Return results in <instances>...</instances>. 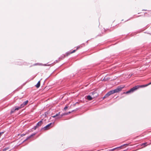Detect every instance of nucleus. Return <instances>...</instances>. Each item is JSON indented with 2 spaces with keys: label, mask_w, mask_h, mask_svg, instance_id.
<instances>
[{
  "label": "nucleus",
  "mask_w": 151,
  "mask_h": 151,
  "mask_svg": "<svg viewBox=\"0 0 151 151\" xmlns=\"http://www.w3.org/2000/svg\"><path fill=\"white\" fill-rule=\"evenodd\" d=\"M108 97V96H107V94H106L105 96H104L103 97V99H104L106 98H107V97Z\"/></svg>",
  "instance_id": "14"
},
{
  "label": "nucleus",
  "mask_w": 151,
  "mask_h": 151,
  "mask_svg": "<svg viewBox=\"0 0 151 151\" xmlns=\"http://www.w3.org/2000/svg\"><path fill=\"white\" fill-rule=\"evenodd\" d=\"M80 48V46H78L77 47V49L76 50H73V51H72L71 52H68V53H67V56L68 55H70V54L74 53L77 50H78V49H79Z\"/></svg>",
  "instance_id": "6"
},
{
  "label": "nucleus",
  "mask_w": 151,
  "mask_h": 151,
  "mask_svg": "<svg viewBox=\"0 0 151 151\" xmlns=\"http://www.w3.org/2000/svg\"><path fill=\"white\" fill-rule=\"evenodd\" d=\"M68 114V113H67L66 114Z\"/></svg>",
  "instance_id": "22"
},
{
  "label": "nucleus",
  "mask_w": 151,
  "mask_h": 151,
  "mask_svg": "<svg viewBox=\"0 0 151 151\" xmlns=\"http://www.w3.org/2000/svg\"><path fill=\"white\" fill-rule=\"evenodd\" d=\"M23 108L22 107H21V105H20V106L19 107L17 108H16L14 109H12L11 111V113H13L16 110H18L19 109Z\"/></svg>",
  "instance_id": "7"
},
{
  "label": "nucleus",
  "mask_w": 151,
  "mask_h": 151,
  "mask_svg": "<svg viewBox=\"0 0 151 151\" xmlns=\"http://www.w3.org/2000/svg\"><path fill=\"white\" fill-rule=\"evenodd\" d=\"M107 151H110V150H107Z\"/></svg>",
  "instance_id": "20"
},
{
  "label": "nucleus",
  "mask_w": 151,
  "mask_h": 151,
  "mask_svg": "<svg viewBox=\"0 0 151 151\" xmlns=\"http://www.w3.org/2000/svg\"><path fill=\"white\" fill-rule=\"evenodd\" d=\"M38 65H42V64H39Z\"/></svg>",
  "instance_id": "19"
},
{
  "label": "nucleus",
  "mask_w": 151,
  "mask_h": 151,
  "mask_svg": "<svg viewBox=\"0 0 151 151\" xmlns=\"http://www.w3.org/2000/svg\"><path fill=\"white\" fill-rule=\"evenodd\" d=\"M42 119L37 124L36 126H35V129L37 128L38 127L40 126L42 124Z\"/></svg>",
  "instance_id": "5"
},
{
  "label": "nucleus",
  "mask_w": 151,
  "mask_h": 151,
  "mask_svg": "<svg viewBox=\"0 0 151 151\" xmlns=\"http://www.w3.org/2000/svg\"><path fill=\"white\" fill-rule=\"evenodd\" d=\"M124 86H118L117 88L114 90H111L108 92L106 94L107 96H109L110 95L113 94L114 93H118L121 91L122 88L124 87Z\"/></svg>",
  "instance_id": "2"
},
{
  "label": "nucleus",
  "mask_w": 151,
  "mask_h": 151,
  "mask_svg": "<svg viewBox=\"0 0 151 151\" xmlns=\"http://www.w3.org/2000/svg\"><path fill=\"white\" fill-rule=\"evenodd\" d=\"M96 93V92H93L92 93V94H94V93Z\"/></svg>",
  "instance_id": "17"
},
{
  "label": "nucleus",
  "mask_w": 151,
  "mask_h": 151,
  "mask_svg": "<svg viewBox=\"0 0 151 151\" xmlns=\"http://www.w3.org/2000/svg\"><path fill=\"white\" fill-rule=\"evenodd\" d=\"M119 148H120V147H116V148H114L113 149H111V150H110L111 151H113L114 150H116V149Z\"/></svg>",
  "instance_id": "13"
},
{
  "label": "nucleus",
  "mask_w": 151,
  "mask_h": 151,
  "mask_svg": "<svg viewBox=\"0 0 151 151\" xmlns=\"http://www.w3.org/2000/svg\"><path fill=\"white\" fill-rule=\"evenodd\" d=\"M52 124V123H51L49 124H48L44 127L42 128V130H46L49 129L52 127L51 126Z\"/></svg>",
  "instance_id": "3"
},
{
  "label": "nucleus",
  "mask_w": 151,
  "mask_h": 151,
  "mask_svg": "<svg viewBox=\"0 0 151 151\" xmlns=\"http://www.w3.org/2000/svg\"><path fill=\"white\" fill-rule=\"evenodd\" d=\"M25 135V134H21V136L22 137L23 136H24Z\"/></svg>",
  "instance_id": "16"
},
{
  "label": "nucleus",
  "mask_w": 151,
  "mask_h": 151,
  "mask_svg": "<svg viewBox=\"0 0 151 151\" xmlns=\"http://www.w3.org/2000/svg\"><path fill=\"white\" fill-rule=\"evenodd\" d=\"M40 81H39L37 84L35 85L36 87L38 88L40 86Z\"/></svg>",
  "instance_id": "11"
},
{
  "label": "nucleus",
  "mask_w": 151,
  "mask_h": 151,
  "mask_svg": "<svg viewBox=\"0 0 151 151\" xmlns=\"http://www.w3.org/2000/svg\"><path fill=\"white\" fill-rule=\"evenodd\" d=\"M64 109L65 110V109H66V106H65L64 108Z\"/></svg>",
  "instance_id": "18"
},
{
  "label": "nucleus",
  "mask_w": 151,
  "mask_h": 151,
  "mask_svg": "<svg viewBox=\"0 0 151 151\" xmlns=\"http://www.w3.org/2000/svg\"><path fill=\"white\" fill-rule=\"evenodd\" d=\"M35 133H34V134H31V135H30L28 137H27V138L26 139V140H25V141L26 140H27L28 139H30V138H31V137H32L34 136L35 134Z\"/></svg>",
  "instance_id": "10"
},
{
  "label": "nucleus",
  "mask_w": 151,
  "mask_h": 151,
  "mask_svg": "<svg viewBox=\"0 0 151 151\" xmlns=\"http://www.w3.org/2000/svg\"><path fill=\"white\" fill-rule=\"evenodd\" d=\"M129 145V144H124V145H123L121 146L120 147H121L124 146H127Z\"/></svg>",
  "instance_id": "12"
},
{
  "label": "nucleus",
  "mask_w": 151,
  "mask_h": 151,
  "mask_svg": "<svg viewBox=\"0 0 151 151\" xmlns=\"http://www.w3.org/2000/svg\"><path fill=\"white\" fill-rule=\"evenodd\" d=\"M63 115V114H60V112H59L55 115L52 116V117L53 118H56V119L60 118L62 117Z\"/></svg>",
  "instance_id": "4"
},
{
  "label": "nucleus",
  "mask_w": 151,
  "mask_h": 151,
  "mask_svg": "<svg viewBox=\"0 0 151 151\" xmlns=\"http://www.w3.org/2000/svg\"><path fill=\"white\" fill-rule=\"evenodd\" d=\"M76 104H78V102H77V103H76Z\"/></svg>",
  "instance_id": "21"
},
{
  "label": "nucleus",
  "mask_w": 151,
  "mask_h": 151,
  "mask_svg": "<svg viewBox=\"0 0 151 151\" xmlns=\"http://www.w3.org/2000/svg\"><path fill=\"white\" fill-rule=\"evenodd\" d=\"M28 102V100H27L26 101L24 102L23 104H22L21 105V107H23L25 106L27 104Z\"/></svg>",
  "instance_id": "8"
},
{
  "label": "nucleus",
  "mask_w": 151,
  "mask_h": 151,
  "mask_svg": "<svg viewBox=\"0 0 151 151\" xmlns=\"http://www.w3.org/2000/svg\"><path fill=\"white\" fill-rule=\"evenodd\" d=\"M151 84V82L145 85H137L134 87L130 89V90L126 92V93L127 94L130 93H132L135 91L140 88H143L148 86Z\"/></svg>",
  "instance_id": "1"
},
{
  "label": "nucleus",
  "mask_w": 151,
  "mask_h": 151,
  "mask_svg": "<svg viewBox=\"0 0 151 151\" xmlns=\"http://www.w3.org/2000/svg\"><path fill=\"white\" fill-rule=\"evenodd\" d=\"M146 144H147V143H143V144H142V145H145Z\"/></svg>",
  "instance_id": "15"
},
{
  "label": "nucleus",
  "mask_w": 151,
  "mask_h": 151,
  "mask_svg": "<svg viewBox=\"0 0 151 151\" xmlns=\"http://www.w3.org/2000/svg\"><path fill=\"white\" fill-rule=\"evenodd\" d=\"M93 98L90 95L87 96V99L89 101H91L92 100Z\"/></svg>",
  "instance_id": "9"
}]
</instances>
